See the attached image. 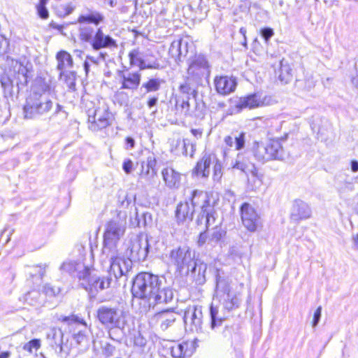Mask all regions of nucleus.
I'll use <instances>...</instances> for the list:
<instances>
[{
	"label": "nucleus",
	"mask_w": 358,
	"mask_h": 358,
	"mask_svg": "<svg viewBox=\"0 0 358 358\" xmlns=\"http://www.w3.org/2000/svg\"><path fill=\"white\" fill-rule=\"evenodd\" d=\"M31 271L29 272L30 277L35 278L38 280H41L45 275V268L41 266H34L30 268Z\"/></svg>",
	"instance_id": "obj_56"
},
{
	"label": "nucleus",
	"mask_w": 358,
	"mask_h": 358,
	"mask_svg": "<svg viewBox=\"0 0 358 358\" xmlns=\"http://www.w3.org/2000/svg\"><path fill=\"white\" fill-rule=\"evenodd\" d=\"M252 152L255 159L264 164L270 160H284L285 152L279 140H271L267 144L254 142Z\"/></svg>",
	"instance_id": "obj_10"
},
{
	"label": "nucleus",
	"mask_w": 358,
	"mask_h": 358,
	"mask_svg": "<svg viewBox=\"0 0 358 358\" xmlns=\"http://www.w3.org/2000/svg\"><path fill=\"white\" fill-rule=\"evenodd\" d=\"M215 280V294L217 297H222L228 294H231V288L229 282V278L225 272L218 268L214 271Z\"/></svg>",
	"instance_id": "obj_22"
},
{
	"label": "nucleus",
	"mask_w": 358,
	"mask_h": 358,
	"mask_svg": "<svg viewBox=\"0 0 358 358\" xmlns=\"http://www.w3.org/2000/svg\"><path fill=\"white\" fill-rule=\"evenodd\" d=\"M60 288L50 284H47L43 287V292L48 296H55L60 293Z\"/></svg>",
	"instance_id": "obj_58"
},
{
	"label": "nucleus",
	"mask_w": 358,
	"mask_h": 358,
	"mask_svg": "<svg viewBox=\"0 0 358 358\" xmlns=\"http://www.w3.org/2000/svg\"><path fill=\"white\" fill-rule=\"evenodd\" d=\"M104 15L96 10L87 8L81 13L76 22H64V29L70 24L79 23L78 38L83 43H87L94 51L102 49H111L117 47V41L109 34L103 33V27H99L104 23Z\"/></svg>",
	"instance_id": "obj_2"
},
{
	"label": "nucleus",
	"mask_w": 358,
	"mask_h": 358,
	"mask_svg": "<svg viewBox=\"0 0 358 358\" xmlns=\"http://www.w3.org/2000/svg\"><path fill=\"white\" fill-rule=\"evenodd\" d=\"M179 94L192 95L193 99L198 96V91L193 87L189 83L185 82L180 85L178 87Z\"/></svg>",
	"instance_id": "obj_50"
},
{
	"label": "nucleus",
	"mask_w": 358,
	"mask_h": 358,
	"mask_svg": "<svg viewBox=\"0 0 358 358\" xmlns=\"http://www.w3.org/2000/svg\"><path fill=\"white\" fill-rule=\"evenodd\" d=\"M220 298L223 300L222 309L227 312L238 308L240 305V300L236 295L228 294Z\"/></svg>",
	"instance_id": "obj_40"
},
{
	"label": "nucleus",
	"mask_w": 358,
	"mask_h": 358,
	"mask_svg": "<svg viewBox=\"0 0 358 358\" xmlns=\"http://www.w3.org/2000/svg\"><path fill=\"white\" fill-rule=\"evenodd\" d=\"M71 348L72 343L69 341V336L65 335L63 332V338L59 342V347L57 348L58 351L56 352L62 355H68Z\"/></svg>",
	"instance_id": "obj_44"
},
{
	"label": "nucleus",
	"mask_w": 358,
	"mask_h": 358,
	"mask_svg": "<svg viewBox=\"0 0 358 358\" xmlns=\"http://www.w3.org/2000/svg\"><path fill=\"white\" fill-rule=\"evenodd\" d=\"M203 313L201 306H192L187 308L183 316L186 329L192 332H202Z\"/></svg>",
	"instance_id": "obj_16"
},
{
	"label": "nucleus",
	"mask_w": 358,
	"mask_h": 358,
	"mask_svg": "<svg viewBox=\"0 0 358 358\" xmlns=\"http://www.w3.org/2000/svg\"><path fill=\"white\" fill-rule=\"evenodd\" d=\"M215 200L207 192L194 189L192 192L189 201L180 202L175 210V218L178 224L192 221L196 208L199 212L196 223L197 225L204 224L207 229L215 224L217 213L215 209Z\"/></svg>",
	"instance_id": "obj_3"
},
{
	"label": "nucleus",
	"mask_w": 358,
	"mask_h": 358,
	"mask_svg": "<svg viewBox=\"0 0 358 358\" xmlns=\"http://www.w3.org/2000/svg\"><path fill=\"white\" fill-rule=\"evenodd\" d=\"M168 264L175 268V273L179 275H187V270L196 260V252L187 245L171 249L166 255Z\"/></svg>",
	"instance_id": "obj_8"
},
{
	"label": "nucleus",
	"mask_w": 358,
	"mask_h": 358,
	"mask_svg": "<svg viewBox=\"0 0 358 358\" xmlns=\"http://www.w3.org/2000/svg\"><path fill=\"white\" fill-rule=\"evenodd\" d=\"M157 172L145 169V162H141V171L138 182L143 187H152L156 185Z\"/></svg>",
	"instance_id": "obj_34"
},
{
	"label": "nucleus",
	"mask_w": 358,
	"mask_h": 358,
	"mask_svg": "<svg viewBox=\"0 0 358 358\" xmlns=\"http://www.w3.org/2000/svg\"><path fill=\"white\" fill-rule=\"evenodd\" d=\"M131 293L134 299L145 301L149 308L169 303L173 299V289L165 276L151 272H140L133 278Z\"/></svg>",
	"instance_id": "obj_1"
},
{
	"label": "nucleus",
	"mask_w": 358,
	"mask_h": 358,
	"mask_svg": "<svg viewBox=\"0 0 358 358\" xmlns=\"http://www.w3.org/2000/svg\"><path fill=\"white\" fill-rule=\"evenodd\" d=\"M259 34L262 38L264 40L265 43L268 44L270 39L274 35V30L271 27H265L260 29Z\"/></svg>",
	"instance_id": "obj_57"
},
{
	"label": "nucleus",
	"mask_w": 358,
	"mask_h": 358,
	"mask_svg": "<svg viewBox=\"0 0 358 358\" xmlns=\"http://www.w3.org/2000/svg\"><path fill=\"white\" fill-rule=\"evenodd\" d=\"M98 322L108 329V338L113 341H117L113 337V329L123 330L125 327V321L122 317V313L117 306L108 305L99 306L94 314Z\"/></svg>",
	"instance_id": "obj_6"
},
{
	"label": "nucleus",
	"mask_w": 358,
	"mask_h": 358,
	"mask_svg": "<svg viewBox=\"0 0 358 358\" xmlns=\"http://www.w3.org/2000/svg\"><path fill=\"white\" fill-rule=\"evenodd\" d=\"M295 86L299 90L308 92L315 87V82L313 78L308 77L303 80H296Z\"/></svg>",
	"instance_id": "obj_43"
},
{
	"label": "nucleus",
	"mask_w": 358,
	"mask_h": 358,
	"mask_svg": "<svg viewBox=\"0 0 358 358\" xmlns=\"http://www.w3.org/2000/svg\"><path fill=\"white\" fill-rule=\"evenodd\" d=\"M246 141V134L243 131L240 132L234 136V145L236 150H241L245 148Z\"/></svg>",
	"instance_id": "obj_55"
},
{
	"label": "nucleus",
	"mask_w": 358,
	"mask_h": 358,
	"mask_svg": "<svg viewBox=\"0 0 358 358\" xmlns=\"http://www.w3.org/2000/svg\"><path fill=\"white\" fill-rule=\"evenodd\" d=\"M207 268V264L197 257L191 268L187 270L186 275H190L196 285H202L206 282Z\"/></svg>",
	"instance_id": "obj_23"
},
{
	"label": "nucleus",
	"mask_w": 358,
	"mask_h": 358,
	"mask_svg": "<svg viewBox=\"0 0 358 358\" xmlns=\"http://www.w3.org/2000/svg\"><path fill=\"white\" fill-rule=\"evenodd\" d=\"M50 86L45 78L37 76L31 86L30 94L50 95Z\"/></svg>",
	"instance_id": "obj_35"
},
{
	"label": "nucleus",
	"mask_w": 358,
	"mask_h": 358,
	"mask_svg": "<svg viewBox=\"0 0 358 358\" xmlns=\"http://www.w3.org/2000/svg\"><path fill=\"white\" fill-rule=\"evenodd\" d=\"M134 343L135 346L143 348L145 346L147 343L146 339L141 335V333H138L137 336H134Z\"/></svg>",
	"instance_id": "obj_63"
},
{
	"label": "nucleus",
	"mask_w": 358,
	"mask_h": 358,
	"mask_svg": "<svg viewBox=\"0 0 358 358\" xmlns=\"http://www.w3.org/2000/svg\"><path fill=\"white\" fill-rule=\"evenodd\" d=\"M76 9V6H74L71 2L60 5L56 10L57 15L61 18H64L66 16L71 15Z\"/></svg>",
	"instance_id": "obj_47"
},
{
	"label": "nucleus",
	"mask_w": 358,
	"mask_h": 358,
	"mask_svg": "<svg viewBox=\"0 0 358 358\" xmlns=\"http://www.w3.org/2000/svg\"><path fill=\"white\" fill-rule=\"evenodd\" d=\"M322 317V306H318L314 312L313 320L311 322L312 327L315 329L318 325Z\"/></svg>",
	"instance_id": "obj_59"
},
{
	"label": "nucleus",
	"mask_w": 358,
	"mask_h": 358,
	"mask_svg": "<svg viewBox=\"0 0 358 358\" xmlns=\"http://www.w3.org/2000/svg\"><path fill=\"white\" fill-rule=\"evenodd\" d=\"M213 179L215 182H220L222 176V165L220 159L215 157V159L213 160Z\"/></svg>",
	"instance_id": "obj_53"
},
{
	"label": "nucleus",
	"mask_w": 358,
	"mask_h": 358,
	"mask_svg": "<svg viewBox=\"0 0 358 358\" xmlns=\"http://www.w3.org/2000/svg\"><path fill=\"white\" fill-rule=\"evenodd\" d=\"M275 75L282 84H287L292 80L293 69L287 60L282 59L280 62Z\"/></svg>",
	"instance_id": "obj_31"
},
{
	"label": "nucleus",
	"mask_w": 358,
	"mask_h": 358,
	"mask_svg": "<svg viewBox=\"0 0 358 358\" xmlns=\"http://www.w3.org/2000/svg\"><path fill=\"white\" fill-rule=\"evenodd\" d=\"M162 175L165 185L169 189H178L181 184V173L171 167L162 169Z\"/></svg>",
	"instance_id": "obj_29"
},
{
	"label": "nucleus",
	"mask_w": 358,
	"mask_h": 358,
	"mask_svg": "<svg viewBox=\"0 0 358 358\" xmlns=\"http://www.w3.org/2000/svg\"><path fill=\"white\" fill-rule=\"evenodd\" d=\"M143 162H145V169L157 172V162L156 156L153 152H149L148 155L146 158V161H143Z\"/></svg>",
	"instance_id": "obj_54"
},
{
	"label": "nucleus",
	"mask_w": 358,
	"mask_h": 358,
	"mask_svg": "<svg viewBox=\"0 0 358 358\" xmlns=\"http://www.w3.org/2000/svg\"><path fill=\"white\" fill-rule=\"evenodd\" d=\"M113 277L110 274L98 275L92 272L90 268L82 273L79 277V286L88 294L90 299L94 300L100 292L110 287Z\"/></svg>",
	"instance_id": "obj_9"
},
{
	"label": "nucleus",
	"mask_w": 358,
	"mask_h": 358,
	"mask_svg": "<svg viewBox=\"0 0 358 358\" xmlns=\"http://www.w3.org/2000/svg\"><path fill=\"white\" fill-rule=\"evenodd\" d=\"M220 308V304L212 302L208 308L209 327L215 332L219 331L227 320V316L221 313Z\"/></svg>",
	"instance_id": "obj_21"
},
{
	"label": "nucleus",
	"mask_w": 358,
	"mask_h": 358,
	"mask_svg": "<svg viewBox=\"0 0 358 358\" xmlns=\"http://www.w3.org/2000/svg\"><path fill=\"white\" fill-rule=\"evenodd\" d=\"M36 10L38 16L42 19H47L49 16V12L46 6L36 5Z\"/></svg>",
	"instance_id": "obj_62"
},
{
	"label": "nucleus",
	"mask_w": 358,
	"mask_h": 358,
	"mask_svg": "<svg viewBox=\"0 0 358 358\" xmlns=\"http://www.w3.org/2000/svg\"><path fill=\"white\" fill-rule=\"evenodd\" d=\"M311 214V208L307 203L299 199L293 201L290 210L292 221L299 222L301 220L310 217Z\"/></svg>",
	"instance_id": "obj_19"
},
{
	"label": "nucleus",
	"mask_w": 358,
	"mask_h": 358,
	"mask_svg": "<svg viewBox=\"0 0 358 358\" xmlns=\"http://www.w3.org/2000/svg\"><path fill=\"white\" fill-rule=\"evenodd\" d=\"M50 121L62 122L67 119L68 113L64 107L58 103H54L50 95L29 94L23 106V113L26 119H39L49 115Z\"/></svg>",
	"instance_id": "obj_5"
},
{
	"label": "nucleus",
	"mask_w": 358,
	"mask_h": 358,
	"mask_svg": "<svg viewBox=\"0 0 358 358\" xmlns=\"http://www.w3.org/2000/svg\"><path fill=\"white\" fill-rule=\"evenodd\" d=\"M195 150L196 141H192L189 138L177 139L171 149V151L176 155H189L191 157H193Z\"/></svg>",
	"instance_id": "obj_27"
},
{
	"label": "nucleus",
	"mask_w": 358,
	"mask_h": 358,
	"mask_svg": "<svg viewBox=\"0 0 358 358\" xmlns=\"http://www.w3.org/2000/svg\"><path fill=\"white\" fill-rule=\"evenodd\" d=\"M195 101V106L193 110L189 108V113H185V115L193 116L196 119L202 120L204 118L206 111V106L203 100L198 99H194Z\"/></svg>",
	"instance_id": "obj_39"
},
{
	"label": "nucleus",
	"mask_w": 358,
	"mask_h": 358,
	"mask_svg": "<svg viewBox=\"0 0 358 358\" xmlns=\"http://www.w3.org/2000/svg\"><path fill=\"white\" fill-rule=\"evenodd\" d=\"M126 222L118 218L107 222L104 227L102 252L107 257L116 254L117 245L126 231Z\"/></svg>",
	"instance_id": "obj_7"
},
{
	"label": "nucleus",
	"mask_w": 358,
	"mask_h": 358,
	"mask_svg": "<svg viewBox=\"0 0 358 358\" xmlns=\"http://www.w3.org/2000/svg\"><path fill=\"white\" fill-rule=\"evenodd\" d=\"M129 58L131 66H138L140 71L156 69L159 66L156 62L146 64L138 49L132 50L129 53Z\"/></svg>",
	"instance_id": "obj_33"
},
{
	"label": "nucleus",
	"mask_w": 358,
	"mask_h": 358,
	"mask_svg": "<svg viewBox=\"0 0 358 358\" xmlns=\"http://www.w3.org/2000/svg\"><path fill=\"white\" fill-rule=\"evenodd\" d=\"M152 242L153 238L147 235L145 238L136 236L129 241L123 254L133 262H144L152 251Z\"/></svg>",
	"instance_id": "obj_11"
},
{
	"label": "nucleus",
	"mask_w": 358,
	"mask_h": 358,
	"mask_svg": "<svg viewBox=\"0 0 358 358\" xmlns=\"http://www.w3.org/2000/svg\"><path fill=\"white\" fill-rule=\"evenodd\" d=\"M163 80L159 78H150L147 82L143 83L141 88H145L147 93L156 92L160 89Z\"/></svg>",
	"instance_id": "obj_46"
},
{
	"label": "nucleus",
	"mask_w": 358,
	"mask_h": 358,
	"mask_svg": "<svg viewBox=\"0 0 358 358\" xmlns=\"http://www.w3.org/2000/svg\"><path fill=\"white\" fill-rule=\"evenodd\" d=\"M56 59L57 60V69L60 72L64 71V69L68 66L73 67V61L71 55L65 50H60L57 53Z\"/></svg>",
	"instance_id": "obj_37"
},
{
	"label": "nucleus",
	"mask_w": 358,
	"mask_h": 358,
	"mask_svg": "<svg viewBox=\"0 0 358 358\" xmlns=\"http://www.w3.org/2000/svg\"><path fill=\"white\" fill-rule=\"evenodd\" d=\"M101 353L105 358H110L114 356L116 348L107 341H101Z\"/></svg>",
	"instance_id": "obj_51"
},
{
	"label": "nucleus",
	"mask_w": 358,
	"mask_h": 358,
	"mask_svg": "<svg viewBox=\"0 0 358 358\" xmlns=\"http://www.w3.org/2000/svg\"><path fill=\"white\" fill-rule=\"evenodd\" d=\"M33 65L25 58L16 60L10 69V73L0 67V84L6 98L17 97L27 86L32 78Z\"/></svg>",
	"instance_id": "obj_4"
},
{
	"label": "nucleus",
	"mask_w": 358,
	"mask_h": 358,
	"mask_svg": "<svg viewBox=\"0 0 358 358\" xmlns=\"http://www.w3.org/2000/svg\"><path fill=\"white\" fill-rule=\"evenodd\" d=\"M260 95L258 93L249 94L241 97L234 104L231 113H239L245 108L254 109L259 107Z\"/></svg>",
	"instance_id": "obj_24"
},
{
	"label": "nucleus",
	"mask_w": 358,
	"mask_h": 358,
	"mask_svg": "<svg viewBox=\"0 0 358 358\" xmlns=\"http://www.w3.org/2000/svg\"><path fill=\"white\" fill-rule=\"evenodd\" d=\"M215 159V155L204 152L192 170V174L199 178H208L210 174V167L213 160Z\"/></svg>",
	"instance_id": "obj_25"
},
{
	"label": "nucleus",
	"mask_w": 358,
	"mask_h": 358,
	"mask_svg": "<svg viewBox=\"0 0 358 358\" xmlns=\"http://www.w3.org/2000/svg\"><path fill=\"white\" fill-rule=\"evenodd\" d=\"M192 95L179 94L176 97V106L178 109H180L184 113L189 112V99Z\"/></svg>",
	"instance_id": "obj_41"
},
{
	"label": "nucleus",
	"mask_w": 358,
	"mask_h": 358,
	"mask_svg": "<svg viewBox=\"0 0 358 358\" xmlns=\"http://www.w3.org/2000/svg\"><path fill=\"white\" fill-rule=\"evenodd\" d=\"M122 169L126 174H130L134 169V163L131 159H126L122 163Z\"/></svg>",
	"instance_id": "obj_61"
},
{
	"label": "nucleus",
	"mask_w": 358,
	"mask_h": 358,
	"mask_svg": "<svg viewBox=\"0 0 358 358\" xmlns=\"http://www.w3.org/2000/svg\"><path fill=\"white\" fill-rule=\"evenodd\" d=\"M63 338V331L61 329L53 328L47 334L49 345L55 351H58L59 342Z\"/></svg>",
	"instance_id": "obj_38"
},
{
	"label": "nucleus",
	"mask_w": 358,
	"mask_h": 358,
	"mask_svg": "<svg viewBox=\"0 0 358 358\" xmlns=\"http://www.w3.org/2000/svg\"><path fill=\"white\" fill-rule=\"evenodd\" d=\"M131 224L134 227L147 228L153 224V218L151 213L148 211H140L135 208L134 217H131Z\"/></svg>",
	"instance_id": "obj_30"
},
{
	"label": "nucleus",
	"mask_w": 358,
	"mask_h": 358,
	"mask_svg": "<svg viewBox=\"0 0 358 358\" xmlns=\"http://www.w3.org/2000/svg\"><path fill=\"white\" fill-rule=\"evenodd\" d=\"M178 314L173 309L167 308L157 313L154 318L159 324L160 328L163 331H166L173 324Z\"/></svg>",
	"instance_id": "obj_28"
},
{
	"label": "nucleus",
	"mask_w": 358,
	"mask_h": 358,
	"mask_svg": "<svg viewBox=\"0 0 358 358\" xmlns=\"http://www.w3.org/2000/svg\"><path fill=\"white\" fill-rule=\"evenodd\" d=\"M189 52V43L183 39L174 41L171 43L169 54L178 64L184 61Z\"/></svg>",
	"instance_id": "obj_26"
},
{
	"label": "nucleus",
	"mask_w": 358,
	"mask_h": 358,
	"mask_svg": "<svg viewBox=\"0 0 358 358\" xmlns=\"http://www.w3.org/2000/svg\"><path fill=\"white\" fill-rule=\"evenodd\" d=\"M136 194L134 192H129L124 194L118 196L119 206L122 208H127L131 204H136Z\"/></svg>",
	"instance_id": "obj_42"
},
{
	"label": "nucleus",
	"mask_w": 358,
	"mask_h": 358,
	"mask_svg": "<svg viewBox=\"0 0 358 358\" xmlns=\"http://www.w3.org/2000/svg\"><path fill=\"white\" fill-rule=\"evenodd\" d=\"M206 227V229L204 231L200 232L199 236H198V240H197V245L199 246V247H201L203 246L207 241L208 239H209V236H208V231L210 227H208L207 229V227L205 225Z\"/></svg>",
	"instance_id": "obj_60"
},
{
	"label": "nucleus",
	"mask_w": 358,
	"mask_h": 358,
	"mask_svg": "<svg viewBox=\"0 0 358 358\" xmlns=\"http://www.w3.org/2000/svg\"><path fill=\"white\" fill-rule=\"evenodd\" d=\"M188 347L187 342L172 343L169 347L170 354L173 358H185L191 355Z\"/></svg>",
	"instance_id": "obj_36"
},
{
	"label": "nucleus",
	"mask_w": 358,
	"mask_h": 358,
	"mask_svg": "<svg viewBox=\"0 0 358 358\" xmlns=\"http://www.w3.org/2000/svg\"><path fill=\"white\" fill-rule=\"evenodd\" d=\"M41 294L39 291L33 289L28 292L24 296L25 301L31 306H36L41 303Z\"/></svg>",
	"instance_id": "obj_48"
},
{
	"label": "nucleus",
	"mask_w": 358,
	"mask_h": 358,
	"mask_svg": "<svg viewBox=\"0 0 358 358\" xmlns=\"http://www.w3.org/2000/svg\"><path fill=\"white\" fill-rule=\"evenodd\" d=\"M239 213L243 227L250 232H255L262 226L260 215L248 202H243L239 207Z\"/></svg>",
	"instance_id": "obj_14"
},
{
	"label": "nucleus",
	"mask_w": 358,
	"mask_h": 358,
	"mask_svg": "<svg viewBox=\"0 0 358 358\" xmlns=\"http://www.w3.org/2000/svg\"><path fill=\"white\" fill-rule=\"evenodd\" d=\"M60 76L64 77V81L70 91L74 92L76 90V73L75 71H62Z\"/></svg>",
	"instance_id": "obj_45"
},
{
	"label": "nucleus",
	"mask_w": 358,
	"mask_h": 358,
	"mask_svg": "<svg viewBox=\"0 0 358 358\" xmlns=\"http://www.w3.org/2000/svg\"><path fill=\"white\" fill-rule=\"evenodd\" d=\"M88 128L97 131L110 125L114 120L113 114L108 107L89 109L87 112Z\"/></svg>",
	"instance_id": "obj_13"
},
{
	"label": "nucleus",
	"mask_w": 358,
	"mask_h": 358,
	"mask_svg": "<svg viewBox=\"0 0 358 358\" xmlns=\"http://www.w3.org/2000/svg\"><path fill=\"white\" fill-rule=\"evenodd\" d=\"M136 141L131 136H127L124 139V148L131 150L135 148Z\"/></svg>",
	"instance_id": "obj_64"
},
{
	"label": "nucleus",
	"mask_w": 358,
	"mask_h": 358,
	"mask_svg": "<svg viewBox=\"0 0 358 358\" xmlns=\"http://www.w3.org/2000/svg\"><path fill=\"white\" fill-rule=\"evenodd\" d=\"M117 74L120 78L121 90L134 91L138 88L141 80V73L139 71L131 72L128 69L117 70Z\"/></svg>",
	"instance_id": "obj_18"
},
{
	"label": "nucleus",
	"mask_w": 358,
	"mask_h": 358,
	"mask_svg": "<svg viewBox=\"0 0 358 358\" xmlns=\"http://www.w3.org/2000/svg\"><path fill=\"white\" fill-rule=\"evenodd\" d=\"M187 73L195 80L208 78L210 73V65L203 55H195L188 60Z\"/></svg>",
	"instance_id": "obj_15"
},
{
	"label": "nucleus",
	"mask_w": 358,
	"mask_h": 358,
	"mask_svg": "<svg viewBox=\"0 0 358 358\" xmlns=\"http://www.w3.org/2000/svg\"><path fill=\"white\" fill-rule=\"evenodd\" d=\"M216 92L221 95H227L234 92L237 86L236 79L227 76H216L214 79Z\"/></svg>",
	"instance_id": "obj_20"
},
{
	"label": "nucleus",
	"mask_w": 358,
	"mask_h": 358,
	"mask_svg": "<svg viewBox=\"0 0 358 358\" xmlns=\"http://www.w3.org/2000/svg\"><path fill=\"white\" fill-rule=\"evenodd\" d=\"M225 235L226 231L222 229L220 227L215 226L213 228V232L209 236V241L217 243L220 241Z\"/></svg>",
	"instance_id": "obj_52"
},
{
	"label": "nucleus",
	"mask_w": 358,
	"mask_h": 358,
	"mask_svg": "<svg viewBox=\"0 0 358 358\" xmlns=\"http://www.w3.org/2000/svg\"><path fill=\"white\" fill-rule=\"evenodd\" d=\"M41 342L38 338H33L30 340L29 342L24 343L22 347V350L28 352L29 354H32L36 352L41 348Z\"/></svg>",
	"instance_id": "obj_49"
},
{
	"label": "nucleus",
	"mask_w": 358,
	"mask_h": 358,
	"mask_svg": "<svg viewBox=\"0 0 358 358\" xmlns=\"http://www.w3.org/2000/svg\"><path fill=\"white\" fill-rule=\"evenodd\" d=\"M110 270L108 274L113 275L117 280L123 279L126 282L128 279V275L133 268V262L127 257L124 254L110 253Z\"/></svg>",
	"instance_id": "obj_12"
},
{
	"label": "nucleus",
	"mask_w": 358,
	"mask_h": 358,
	"mask_svg": "<svg viewBox=\"0 0 358 358\" xmlns=\"http://www.w3.org/2000/svg\"><path fill=\"white\" fill-rule=\"evenodd\" d=\"M88 266L80 261L64 262L60 266L62 271H66L71 276L76 278L79 281L80 275L87 272Z\"/></svg>",
	"instance_id": "obj_32"
},
{
	"label": "nucleus",
	"mask_w": 358,
	"mask_h": 358,
	"mask_svg": "<svg viewBox=\"0 0 358 358\" xmlns=\"http://www.w3.org/2000/svg\"><path fill=\"white\" fill-rule=\"evenodd\" d=\"M78 317L75 316H62L60 320L69 325V331L72 332V338L78 345L87 343L88 341V331L85 322L83 320V329H80L77 324Z\"/></svg>",
	"instance_id": "obj_17"
}]
</instances>
